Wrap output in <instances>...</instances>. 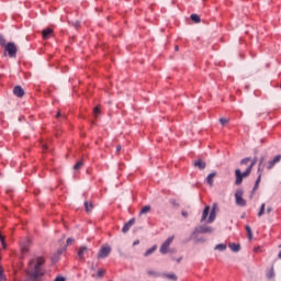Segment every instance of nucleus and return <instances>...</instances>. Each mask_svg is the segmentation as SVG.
<instances>
[{
  "label": "nucleus",
  "instance_id": "nucleus-1",
  "mask_svg": "<svg viewBox=\"0 0 281 281\" xmlns=\"http://www.w3.org/2000/svg\"><path fill=\"white\" fill-rule=\"evenodd\" d=\"M43 265H45V259L43 257L33 258L29 262V273L32 281H41L43 276Z\"/></svg>",
  "mask_w": 281,
  "mask_h": 281
},
{
  "label": "nucleus",
  "instance_id": "nucleus-2",
  "mask_svg": "<svg viewBox=\"0 0 281 281\" xmlns=\"http://www.w3.org/2000/svg\"><path fill=\"white\" fill-rule=\"evenodd\" d=\"M248 175H251V166H248L244 173L240 171V169H236L235 170L236 186H240V183H243V179L247 178Z\"/></svg>",
  "mask_w": 281,
  "mask_h": 281
},
{
  "label": "nucleus",
  "instance_id": "nucleus-3",
  "mask_svg": "<svg viewBox=\"0 0 281 281\" xmlns=\"http://www.w3.org/2000/svg\"><path fill=\"white\" fill-rule=\"evenodd\" d=\"M212 232H214V228L212 226L201 225L195 227L192 236H196V234H212Z\"/></svg>",
  "mask_w": 281,
  "mask_h": 281
},
{
  "label": "nucleus",
  "instance_id": "nucleus-4",
  "mask_svg": "<svg viewBox=\"0 0 281 281\" xmlns=\"http://www.w3.org/2000/svg\"><path fill=\"white\" fill-rule=\"evenodd\" d=\"M4 50L8 52L10 58H16V45L12 42L4 45Z\"/></svg>",
  "mask_w": 281,
  "mask_h": 281
},
{
  "label": "nucleus",
  "instance_id": "nucleus-5",
  "mask_svg": "<svg viewBox=\"0 0 281 281\" xmlns=\"http://www.w3.org/2000/svg\"><path fill=\"white\" fill-rule=\"evenodd\" d=\"M243 190H237L235 193V201L237 203V205H239L240 207H245V205H247V201H245V199H243Z\"/></svg>",
  "mask_w": 281,
  "mask_h": 281
},
{
  "label": "nucleus",
  "instance_id": "nucleus-6",
  "mask_svg": "<svg viewBox=\"0 0 281 281\" xmlns=\"http://www.w3.org/2000/svg\"><path fill=\"white\" fill-rule=\"evenodd\" d=\"M172 240H175V236L168 237L167 240L162 243V245L160 246V254H168V249L170 245H172Z\"/></svg>",
  "mask_w": 281,
  "mask_h": 281
},
{
  "label": "nucleus",
  "instance_id": "nucleus-7",
  "mask_svg": "<svg viewBox=\"0 0 281 281\" xmlns=\"http://www.w3.org/2000/svg\"><path fill=\"white\" fill-rule=\"evenodd\" d=\"M109 254H111V247H102L98 254V258H108Z\"/></svg>",
  "mask_w": 281,
  "mask_h": 281
},
{
  "label": "nucleus",
  "instance_id": "nucleus-8",
  "mask_svg": "<svg viewBox=\"0 0 281 281\" xmlns=\"http://www.w3.org/2000/svg\"><path fill=\"white\" fill-rule=\"evenodd\" d=\"M216 207L217 205L214 204L210 212L209 218L206 220V223H214V221H216Z\"/></svg>",
  "mask_w": 281,
  "mask_h": 281
},
{
  "label": "nucleus",
  "instance_id": "nucleus-9",
  "mask_svg": "<svg viewBox=\"0 0 281 281\" xmlns=\"http://www.w3.org/2000/svg\"><path fill=\"white\" fill-rule=\"evenodd\" d=\"M13 93L16 95V98H23L25 95V90L21 86H15L13 88Z\"/></svg>",
  "mask_w": 281,
  "mask_h": 281
},
{
  "label": "nucleus",
  "instance_id": "nucleus-10",
  "mask_svg": "<svg viewBox=\"0 0 281 281\" xmlns=\"http://www.w3.org/2000/svg\"><path fill=\"white\" fill-rule=\"evenodd\" d=\"M280 161H281V155L276 156L272 160L268 162V166H267L268 170H271L276 166V164H280Z\"/></svg>",
  "mask_w": 281,
  "mask_h": 281
},
{
  "label": "nucleus",
  "instance_id": "nucleus-11",
  "mask_svg": "<svg viewBox=\"0 0 281 281\" xmlns=\"http://www.w3.org/2000/svg\"><path fill=\"white\" fill-rule=\"evenodd\" d=\"M135 225V218L130 220L122 228L123 234H126L131 227Z\"/></svg>",
  "mask_w": 281,
  "mask_h": 281
},
{
  "label": "nucleus",
  "instance_id": "nucleus-12",
  "mask_svg": "<svg viewBox=\"0 0 281 281\" xmlns=\"http://www.w3.org/2000/svg\"><path fill=\"white\" fill-rule=\"evenodd\" d=\"M194 168H199V170H205V167L207 166L205 161L199 159L193 162Z\"/></svg>",
  "mask_w": 281,
  "mask_h": 281
},
{
  "label": "nucleus",
  "instance_id": "nucleus-13",
  "mask_svg": "<svg viewBox=\"0 0 281 281\" xmlns=\"http://www.w3.org/2000/svg\"><path fill=\"white\" fill-rule=\"evenodd\" d=\"M82 166H85V162L82 160H79L75 164V166L72 167L75 177H78V170H80V168H82Z\"/></svg>",
  "mask_w": 281,
  "mask_h": 281
},
{
  "label": "nucleus",
  "instance_id": "nucleus-14",
  "mask_svg": "<svg viewBox=\"0 0 281 281\" xmlns=\"http://www.w3.org/2000/svg\"><path fill=\"white\" fill-rule=\"evenodd\" d=\"M85 254H87V247H80L77 252L79 260L85 261Z\"/></svg>",
  "mask_w": 281,
  "mask_h": 281
},
{
  "label": "nucleus",
  "instance_id": "nucleus-15",
  "mask_svg": "<svg viewBox=\"0 0 281 281\" xmlns=\"http://www.w3.org/2000/svg\"><path fill=\"white\" fill-rule=\"evenodd\" d=\"M52 34H54V30H52V29H45L42 32V36L45 41H47V38H49L52 36Z\"/></svg>",
  "mask_w": 281,
  "mask_h": 281
},
{
  "label": "nucleus",
  "instance_id": "nucleus-16",
  "mask_svg": "<svg viewBox=\"0 0 281 281\" xmlns=\"http://www.w3.org/2000/svg\"><path fill=\"white\" fill-rule=\"evenodd\" d=\"M207 216H210V206H205L202 212L201 223H204V221H207Z\"/></svg>",
  "mask_w": 281,
  "mask_h": 281
},
{
  "label": "nucleus",
  "instance_id": "nucleus-17",
  "mask_svg": "<svg viewBox=\"0 0 281 281\" xmlns=\"http://www.w3.org/2000/svg\"><path fill=\"white\" fill-rule=\"evenodd\" d=\"M86 212L89 214L90 212H93V202L91 201H85L83 203Z\"/></svg>",
  "mask_w": 281,
  "mask_h": 281
},
{
  "label": "nucleus",
  "instance_id": "nucleus-18",
  "mask_svg": "<svg viewBox=\"0 0 281 281\" xmlns=\"http://www.w3.org/2000/svg\"><path fill=\"white\" fill-rule=\"evenodd\" d=\"M216 177V171H213L212 173H210L206 178V181L209 183V186H214V178Z\"/></svg>",
  "mask_w": 281,
  "mask_h": 281
},
{
  "label": "nucleus",
  "instance_id": "nucleus-19",
  "mask_svg": "<svg viewBox=\"0 0 281 281\" xmlns=\"http://www.w3.org/2000/svg\"><path fill=\"white\" fill-rule=\"evenodd\" d=\"M151 210L153 207L150 205L143 206L139 211V216H143L144 214H148V212H150Z\"/></svg>",
  "mask_w": 281,
  "mask_h": 281
},
{
  "label": "nucleus",
  "instance_id": "nucleus-20",
  "mask_svg": "<svg viewBox=\"0 0 281 281\" xmlns=\"http://www.w3.org/2000/svg\"><path fill=\"white\" fill-rule=\"evenodd\" d=\"M267 210V204L262 203L259 212L257 213L258 218L265 216V211Z\"/></svg>",
  "mask_w": 281,
  "mask_h": 281
},
{
  "label": "nucleus",
  "instance_id": "nucleus-21",
  "mask_svg": "<svg viewBox=\"0 0 281 281\" xmlns=\"http://www.w3.org/2000/svg\"><path fill=\"white\" fill-rule=\"evenodd\" d=\"M155 251H157V246H153L151 248L147 249L144 254V256L146 258H148V256H150L151 254H155Z\"/></svg>",
  "mask_w": 281,
  "mask_h": 281
},
{
  "label": "nucleus",
  "instance_id": "nucleus-22",
  "mask_svg": "<svg viewBox=\"0 0 281 281\" xmlns=\"http://www.w3.org/2000/svg\"><path fill=\"white\" fill-rule=\"evenodd\" d=\"M228 247L235 252L240 251V244H229Z\"/></svg>",
  "mask_w": 281,
  "mask_h": 281
},
{
  "label": "nucleus",
  "instance_id": "nucleus-23",
  "mask_svg": "<svg viewBox=\"0 0 281 281\" xmlns=\"http://www.w3.org/2000/svg\"><path fill=\"white\" fill-rule=\"evenodd\" d=\"M191 21H193V23H201V16H199V14H191Z\"/></svg>",
  "mask_w": 281,
  "mask_h": 281
},
{
  "label": "nucleus",
  "instance_id": "nucleus-24",
  "mask_svg": "<svg viewBox=\"0 0 281 281\" xmlns=\"http://www.w3.org/2000/svg\"><path fill=\"white\" fill-rule=\"evenodd\" d=\"M246 232L248 234L249 240H251V238H254V233L251 232V226L247 225L246 226Z\"/></svg>",
  "mask_w": 281,
  "mask_h": 281
},
{
  "label": "nucleus",
  "instance_id": "nucleus-25",
  "mask_svg": "<svg viewBox=\"0 0 281 281\" xmlns=\"http://www.w3.org/2000/svg\"><path fill=\"white\" fill-rule=\"evenodd\" d=\"M215 249H217L218 251H225V249H227V245L218 244L215 246Z\"/></svg>",
  "mask_w": 281,
  "mask_h": 281
},
{
  "label": "nucleus",
  "instance_id": "nucleus-26",
  "mask_svg": "<svg viewBox=\"0 0 281 281\" xmlns=\"http://www.w3.org/2000/svg\"><path fill=\"white\" fill-rule=\"evenodd\" d=\"M27 251H30V248L27 247V245H22L21 246L22 256H25L27 254Z\"/></svg>",
  "mask_w": 281,
  "mask_h": 281
},
{
  "label": "nucleus",
  "instance_id": "nucleus-27",
  "mask_svg": "<svg viewBox=\"0 0 281 281\" xmlns=\"http://www.w3.org/2000/svg\"><path fill=\"white\" fill-rule=\"evenodd\" d=\"M165 278H167L168 280L177 281V274L175 273L165 274Z\"/></svg>",
  "mask_w": 281,
  "mask_h": 281
},
{
  "label": "nucleus",
  "instance_id": "nucleus-28",
  "mask_svg": "<svg viewBox=\"0 0 281 281\" xmlns=\"http://www.w3.org/2000/svg\"><path fill=\"white\" fill-rule=\"evenodd\" d=\"M274 276H276V273L273 272V268H272V269H270V270L268 271L267 278H268L269 280H271V278H273Z\"/></svg>",
  "mask_w": 281,
  "mask_h": 281
},
{
  "label": "nucleus",
  "instance_id": "nucleus-29",
  "mask_svg": "<svg viewBox=\"0 0 281 281\" xmlns=\"http://www.w3.org/2000/svg\"><path fill=\"white\" fill-rule=\"evenodd\" d=\"M93 114L95 117H98L100 115V105H98L93 109Z\"/></svg>",
  "mask_w": 281,
  "mask_h": 281
},
{
  "label": "nucleus",
  "instance_id": "nucleus-30",
  "mask_svg": "<svg viewBox=\"0 0 281 281\" xmlns=\"http://www.w3.org/2000/svg\"><path fill=\"white\" fill-rule=\"evenodd\" d=\"M249 161H251V158H244V159H241L240 165L247 166V164H249Z\"/></svg>",
  "mask_w": 281,
  "mask_h": 281
},
{
  "label": "nucleus",
  "instance_id": "nucleus-31",
  "mask_svg": "<svg viewBox=\"0 0 281 281\" xmlns=\"http://www.w3.org/2000/svg\"><path fill=\"white\" fill-rule=\"evenodd\" d=\"M220 123L222 126H225V124H228L229 123V119H220Z\"/></svg>",
  "mask_w": 281,
  "mask_h": 281
},
{
  "label": "nucleus",
  "instance_id": "nucleus-32",
  "mask_svg": "<svg viewBox=\"0 0 281 281\" xmlns=\"http://www.w3.org/2000/svg\"><path fill=\"white\" fill-rule=\"evenodd\" d=\"M261 180H262V172L259 171V176H258V178H257L255 184L260 186V181H261Z\"/></svg>",
  "mask_w": 281,
  "mask_h": 281
},
{
  "label": "nucleus",
  "instance_id": "nucleus-33",
  "mask_svg": "<svg viewBox=\"0 0 281 281\" xmlns=\"http://www.w3.org/2000/svg\"><path fill=\"white\" fill-rule=\"evenodd\" d=\"M0 45L2 47H5V37H3V35L0 34Z\"/></svg>",
  "mask_w": 281,
  "mask_h": 281
},
{
  "label": "nucleus",
  "instance_id": "nucleus-34",
  "mask_svg": "<svg viewBox=\"0 0 281 281\" xmlns=\"http://www.w3.org/2000/svg\"><path fill=\"white\" fill-rule=\"evenodd\" d=\"M105 271L103 269L98 270L97 278H102L104 276Z\"/></svg>",
  "mask_w": 281,
  "mask_h": 281
},
{
  "label": "nucleus",
  "instance_id": "nucleus-35",
  "mask_svg": "<svg viewBox=\"0 0 281 281\" xmlns=\"http://www.w3.org/2000/svg\"><path fill=\"white\" fill-rule=\"evenodd\" d=\"M259 186H260V184H256V183H255V187H254V189H252L250 199H254V194L256 193V190H258Z\"/></svg>",
  "mask_w": 281,
  "mask_h": 281
},
{
  "label": "nucleus",
  "instance_id": "nucleus-36",
  "mask_svg": "<svg viewBox=\"0 0 281 281\" xmlns=\"http://www.w3.org/2000/svg\"><path fill=\"white\" fill-rule=\"evenodd\" d=\"M271 212H273V206L269 205L266 209V214H271Z\"/></svg>",
  "mask_w": 281,
  "mask_h": 281
},
{
  "label": "nucleus",
  "instance_id": "nucleus-37",
  "mask_svg": "<svg viewBox=\"0 0 281 281\" xmlns=\"http://www.w3.org/2000/svg\"><path fill=\"white\" fill-rule=\"evenodd\" d=\"M262 164H265V157L260 158L258 172H260V166H262Z\"/></svg>",
  "mask_w": 281,
  "mask_h": 281
},
{
  "label": "nucleus",
  "instance_id": "nucleus-38",
  "mask_svg": "<svg viewBox=\"0 0 281 281\" xmlns=\"http://www.w3.org/2000/svg\"><path fill=\"white\" fill-rule=\"evenodd\" d=\"M0 280H3V268L0 266Z\"/></svg>",
  "mask_w": 281,
  "mask_h": 281
},
{
  "label": "nucleus",
  "instance_id": "nucleus-39",
  "mask_svg": "<svg viewBox=\"0 0 281 281\" xmlns=\"http://www.w3.org/2000/svg\"><path fill=\"white\" fill-rule=\"evenodd\" d=\"M54 281H65V277H57Z\"/></svg>",
  "mask_w": 281,
  "mask_h": 281
},
{
  "label": "nucleus",
  "instance_id": "nucleus-40",
  "mask_svg": "<svg viewBox=\"0 0 281 281\" xmlns=\"http://www.w3.org/2000/svg\"><path fill=\"white\" fill-rule=\"evenodd\" d=\"M248 166H251V170H254V166H256V159H254Z\"/></svg>",
  "mask_w": 281,
  "mask_h": 281
},
{
  "label": "nucleus",
  "instance_id": "nucleus-41",
  "mask_svg": "<svg viewBox=\"0 0 281 281\" xmlns=\"http://www.w3.org/2000/svg\"><path fill=\"white\" fill-rule=\"evenodd\" d=\"M74 27H76V30H78L80 27V22L75 23Z\"/></svg>",
  "mask_w": 281,
  "mask_h": 281
},
{
  "label": "nucleus",
  "instance_id": "nucleus-42",
  "mask_svg": "<svg viewBox=\"0 0 281 281\" xmlns=\"http://www.w3.org/2000/svg\"><path fill=\"white\" fill-rule=\"evenodd\" d=\"M120 150H122V145H119V146L116 147V153H120Z\"/></svg>",
  "mask_w": 281,
  "mask_h": 281
},
{
  "label": "nucleus",
  "instance_id": "nucleus-43",
  "mask_svg": "<svg viewBox=\"0 0 281 281\" xmlns=\"http://www.w3.org/2000/svg\"><path fill=\"white\" fill-rule=\"evenodd\" d=\"M138 244H139V240H135V241L133 243L134 247H135V245H138Z\"/></svg>",
  "mask_w": 281,
  "mask_h": 281
},
{
  "label": "nucleus",
  "instance_id": "nucleus-44",
  "mask_svg": "<svg viewBox=\"0 0 281 281\" xmlns=\"http://www.w3.org/2000/svg\"><path fill=\"white\" fill-rule=\"evenodd\" d=\"M182 216L188 217V214L182 211Z\"/></svg>",
  "mask_w": 281,
  "mask_h": 281
},
{
  "label": "nucleus",
  "instance_id": "nucleus-45",
  "mask_svg": "<svg viewBox=\"0 0 281 281\" xmlns=\"http://www.w3.org/2000/svg\"><path fill=\"white\" fill-rule=\"evenodd\" d=\"M256 254H258V251H260V247L255 249Z\"/></svg>",
  "mask_w": 281,
  "mask_h": 281
},
{
  "label": "nucleus",
  "instance_id": "nucleus-46",
  "mask_svg": "<svg viewBox=\"0 0 281 281\" xmlns=\"http://www.w3.org/2000/svg\"><path fill=\"white\" fill-rule=\"evenodd\" d=\"M69 243H71V238H68V239H67V245H69Z\"/></svg>",
  "mask_w": 281,
  "mask_h": 281
},
{
  "label": "nucleus",
  "instance_id": "nucleus-47",
  "mask_svg": "<svg viewBox=\"0 0 281 281\" xmlns=\"http://www.w3.org/2000/svg\"><path fill=\"white\" fill-rule=\"evenodd\" d=\"M181 260H182V257H180L179 259H177V262H181Z\"/></svg>",
  "mask_w": 281,
  "mask_h": 281
},
{
  "label": "nucleus",
  "instance_id": "nucleus-48",
  "mask_svg": "<svg viewBox=\"0 0 281 281\" xmlns=\"http://www.w3.org/2000/svg\"><path fill=\"white\" fill-rule=\"evenodd\" d=\"M175 49H176V52H179V46H176Z\"/></svg>",
  "mask_w": 281,
  "mask_h": 281
},
{
  "label": "nucleus",
  "instance_id": "nucleus-49",
  "mask_svg": "<svg viewBox=\"0 0 281 281\" xmlns=\"http://www.w3.org/2000/svg\"><path fill=\"white\" fill-rule=\"evenodd\" d=\"M278 258H280V259H281V251L279 252Z\"/></svg>",
  "mask_w": 281,
  "mask_h": 281
},
{
  "label": "nucleus",
  "instance_id": "nucleus-50",
  "mask_svg": "<svg viewBox=\"0 0 281 281\" xmlns=\"http://www.w3.org/2000/svg\"><path fill=\"white\" fill-rule=\"evenodd\" d=\"M57 117H60V113H57Z\"/></svg>",
  "mask_w": 281,
  "mask_h": 281
}]
</instances>
